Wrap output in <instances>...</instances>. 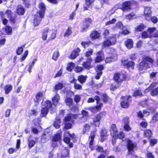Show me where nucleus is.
<instances>
[{"instance_id":"nucleus-1","label":"nucleus","mask_w":158,"mask_h":158,"mask_svg":"<svg viewBox=\"0 0 158 158\" xmlns=\"http://www.w3.org/2000/svg\"><path fill=\"white\" fill-rule=\"evenodd\" d=\"M154 62V59L149 56L143 55L142 61L137 65V68L139 71L147 70L150 68L149 64H153Z\"/></svg>"},{"instance_id":"nucleus-2","label":"nucleus","mask_w":158,"mask_h":158,"mask_svg":"<svg viewBox=\"0 0 158 158\" xmlns=\"http://www.w3.org/2000/svg\"><path fill=\"white\" fill-rule=\"evenodd\" d=\"M106 114V113L105 111H102L99 112L93 117L92 119V122L90 124L95 127H99L102 119L105 118Z\"/></svg>"},{"instance_id":"nucleus-3","label":"nucleus","mask_w":158,"mask_h":158,"mask_svg":"<svg viewBox=\"0 0 158 158\" xmlns=\"http://www.w3.org/2000/svg\"><path fill=\"white\" fill-rule=\"evenodd\" d=\"M131 98L132 96L130 95L122 96L121 98L122 100L120 102L121 107L124 109L128 108L132 101Z\"/></svg>"},{"instance_id":"nucleus-4","label":"nucleus","mask_w":158,"mask_h":158,"mask_svg":"<svg viewBox=\"0 0 158 158\" xmlns=\"http://www.w3.org/2000/svg\"><path fill=\"white\" fill-rule=\"evenodd\" d=\"M93 22V19L90 18H85L81 23L80 31L82 32L86 31L89 28L90 25Z\"/></svg>"},{"instance_id":"nucleus-5","label":"nucleus","mask_w":158,"mask_h":158,"mask_svg":"<svg viewBox=\"0 0 158 158\" xmlns=\"http://www.w3.org/2000/svg\"><path fill=\"white\" fill-rule=\"evenodd\" d=\"M137 2L133 0L124 1L122 3L120 9L123 11H127L131 9V6L132 4H136Z\"/></svg>"},{"instance_id":"nucleus-6","label":"nucleus","mask_w":158,"mask_h":158,"mask_svg":"<svg viewBox=\"0 0 158 158\" xmlns=\"http://www.w3.org/2000/svg\"><path fill=\"white\" fill-rule=\"evenodd\" d=\"M127 148L128 150V154L129 155H132L134 152V149L137 148V144L136 143H133L130 139H128L127 143Z\"/></svg>"},{"instance_id":"nucleus-7","label":"nucleus","mask_w":158,"mask_h":158,"mask_svg":"<svg viewBox=\"0 0 158 158\" xmlns=\"http://www.w3.org/2000/svg\"><path fill=\"white\" fill-rule=\"evenodd\" d=\"M121 74L118 73H116L114 74L113 79L114 81H118V84H121L123 82V81H125L128 80L127 79V76L126 73L122 74V78L120 79Z\"/></svg>"},{"instance_id":"nucleus-8","label":"nucleus","mask_w":158,"mask_h":158,"mask_svg":"<svg viewBox=\"0 0 158 158\" xmlns=\"http://www.w3.org/2000/svg\"><path fill=\"white\" fill-rule=\"evenodd\" d=\"M97 134V130H94L91 131L90 135L88 137V140L89 141V148L91 150H94L93 144H94V139Z\"/></svg>"},{"instance_id":"nucleus-9","label":"nucleus","mask_w":158,"mask_h":158,"mask_svg":"<svg viewBox=\"0 0 158 158\" xmlns=\"http://www.w3.org/2000/svg\"><path fill=\"white\" fill-rule=\"evenodd\" d=\"M158 84V82L156 81L153 82L148 88V89L149 90H151L150 92V94L152 96H155L158 94V86L156 88H154Z\"/></svg>"},{"instance_id":"nucleus-10","label":"nucleus","mask_w":158,"mask_h":158,"mask_svg":"<svg viewBox=\"0 0 158 158\" xmlns=\"http://www.w3.org/2000/svg\"><path fill=\"white\" fill-rule=\"evenodd\" d=\"M122 65L127 69H133L135 65V62L129 60L128 59L122 60L121 61Z\"/></svg>"},{"instance_id":"nucleus-11","label":"nucleus","mask_w":158,"mask_h":158,"mask_svg":"<svg viewBox=\"0 0 158 158\" xmlns=\"http://www.w3.org/2000/svg\"><path fill=\"white\" fill-rule=\"evenodd\" d=\"M44 16L39 14L37 13L34 15L33 21V26L36 27L38 26L41 23L42 19L44 18Z\"/></svg>"},{"instance_id":"nucleus-12","label":"nucleus","mask_w":158,"mask_h":158,"mask_svg":"<svg viewBox=\"0 0 158 158\" xmlns=\"http://www.w3.org/2000/svg\"><path fill=\"white\" fill-rule=\"evenodd\" d=\"M124 123L123 126L124 130L126 132L129 131L131 130V127H130V124L129 118L128 116L124 118L122 120Z\"/></svg>"},{"instance_id":"nucleus-13","label":"nucleus","mask_w":158,"mask_h":158,"mask_svg":"<svg viewBox=\"0 0 158 158\" xmlns=\"http://www.w3.org/2000/svg\"><path fill=\"white\" fill-rule=\"evenodd\" d=\"M96 56L94 60L95 63H99L103 60L104 54L102 50H100L96 52Z\"/></svg>"},{"instance_id":"nucleus-14","label":"nucleus","mask_w":158,"mask_h":158,"mask_svg":"<svg viewBox=\"0 0 158 158\" xmlns=\"http://www.w3.org/2000/svg\"><path fill=\"white\" fill-rule=\"evenodd\" d=\"M86 61L83 62L82 65L84 69L89 70L92 67L91 65V63L93 61L92 58H89L86 59Z\"/></svg>"},{"instance_id":"nucleus-15","label":"nucleus","mask_w":158,"mask_h":158,"mask_svg":"<svg viewBox=\"0 0 158 158\" xmlns=\"http://www.w3.org/2000/svg\"><path fill=\"white\" fill-rule=\"evenodd\" d=\"M101 36V33L98 31L93 30L89 34V37L92 40L99 39Z\"/></svg>"},{"instance_id":"nucleus-16","label":"nucleus","mask_w":158,"mask_h":158,"mask_svg":"<svg viewBox=\"0 0 158 158\" xmlns=\"http://www.w3.org/2000/svg\"><path fill=\"white\" fill-rule=\"evenodd\" d=\"M108 136L107 131L105 129H102L100 131V142H103L107 139Z\"/></svg>"},{"instance_id":"nucleus-17","label":"nucleus","mask_w":158,"mask_h":158,"mask_svg":"<svg viewBox=\"0 0 158 158\" xmlns=\"http://www.w3.org/2000/svg\"><path fill=\"white\" fill-rule=\"evenodd\" d=\"M81 51V49L78 47L74 49L71 52L70 56L69 57V58L71 59H75L79 55V52Z\"/></svg>"},{"instance_id":"nucleus-18","label":"nucleus","mask_w":158,"mask_h":158,"mask_svg":"<svg viewBox=\"0 0 158 158\" xmlns=\"http://www.w3.org/2000/svg\"><path fill=\"white\" fill-rule=\"evenodd\" d=\"M38 8L40 10L37 11L36 13L41 15L44 16L46 8L44 3L43 2L40 3L38 5Z\"/></svg>"},{"instance_id":"nucleus-19","label":"nucleus","mask_w":158,"mask_h":158,"mask_svg":"<svg viewBox=\"0 0 158 158\" xmlns=\"http://www.w3.org/2000/svg\"><path fill=\"white\" fill-rule=\"evenodd\" d=\"M94 99L97 104V105L94 107L97 110H100L103 105L102 103L100 102V98L98 96L96 95L94 96Z\"/></svg>"},{"instance_id":"nucleus-20","label":"nucleus","mask_w":158,"mask_h":158,"mask_svg":"<svg viewBox=\"0 0 158 158\" xmlns=\"http://www.w3.org/2000/svg\"><path fill=\"white\" fill-rule=\"evenodd\" d=\"M151 13L152 11L150 8L147 7L144 8V16L146 20H148L151 17Z\"/></svg>"},{"instance_id":"nucleus-21","label":"nucleus","mask_w":158,"mask_h":158,"mask_svg":"<svg viewBox=\"0 0 158 158\" xmlns=\"http://www.w3.org/2000/svg\"><path fill=\"white\" fill-rule=\"evenodd\" d=\"M31 137L32 136L30 135L28 138V145L29 149H31L35 146L36 143V141L38 139V137H36L35 138V140H34L33 139H31L30 138H31Z\"/></svg>"},{"instance_id":"nucleus-22","label":"nucleus","mask_w":158,"mask_h":158,"mask_svg":"<svg viewBox=\"0 0 158 158\" xmlns=\"http://www.w3.org/2000/svg\"><path fill=\"white\" fill-rule=\"evenodd\" d=\"M124 45L128 49H131L133 47V42L131 39H127L124 42Z\"/></svg>"},{"instance_id":"nucleus-23","label":"nucleus","mask_w":158,"mask_h":158,"mask_svg":"<svg viewBox=\"0 0 158 158\" xmlns=\"http://www.w3.org/2000/svg\"><path fill=\"white\" fill-rule=\"evenodd\" d=\"M43 97V93L42 92H39L36 93L35 95V98L34 99V102L38 104L39 101Z\"/></svg>"},{"instance_id":"nucleus-24","label":"nucleus","mask_w":158,"mask_h":158,"mask_svg":"<svg viewBox=\"0 0 158 158\" xmlns=\"http://www.w3.org/2000/svg\"><path fill=\"white\" fill-rule=\"evenodd\" d=\"M153 133L152 131L149 129H147L144 131L143 135L144 138H147L148 139H150L152 136Z\"/></svg>"},{"instance_id":"nucleus-25","label":"nucleus","mask_w":158,"mask_h":158,"mask_svg":"<svg viewBox=\"0 0 158 158\" xmlns=\"http://www.w3.org/2000/svg\"><path fill=\"white\" fill-rule=\"evenodd\" d=\"M49 31V28L47 27L44 29L42 31V38L43 40H47L48 37V34Z\"/></svg>"},{"instance_id":"nucleus-26","label":"nucleus","mask_w":158,"mask_h":158,"mask_svg":"<svg viewBox=\"0 0 158 158\" xmlns=\"http://www.w3.org/2000/svg\"><path fill=\"white\" fill-rule=\"evenodd\" d=\"M125 135L122 131L119 133H114V135H113V137L115 139L118 138L119 139L123 140L125 138Z\"/></svg>"},{"instance_id":"nucleus-27","label":"nucleus","mask_w":158,"mask_h":158,"mask_svg":"<svg viewBox=\"0 0 158 158\" xmlns=\"http://www.w3.org/2000/svg\"><path fill=\"white\" fill-rule=\"evenodd\" d=\"M49 135L47 133H44L41 136L40 141L42 143H45L47 141L49 138Z\"/></svg>"},{"instance_id":"nucleus-28","label":"nucleus","mask_w":158,"mask_h":158,"mask_svg":"<svg viewBox=\"0 0 158 158\" xmlns=\"http://www.w3.org/2000/svg\"><path fill=\"white\" fill-rule=\"evenodd\" d=\"M146 27V26L143 23H140L135 28L134 31L135 32H142Z\"/></svg>"},{"instance_id":"nucleus-29","label":"nucleus","mask_w":158,"mask_h":158,"mask_svg":"<svg viewBox=\"0 0 158 158\" xmlns=\"http://www.w3.org/2000/svg\"><path fill=\"white\" fill-rule=\"evenodd\" d=\"M16 11V13L19 15H23L25 12V8L21 5L18 6Z\"/></svg>"},{"instance_id":"nucleus-30","label":"nucleus","mask_w":158,"mask_h":158,"mask_svg":"<svg viewBox=\"0 0 158 158\" xmlns=\"http://www.w3.org/2000/svg\"><path fill=\"white\" fill-rule=\"evenodd\" d=\"M81 114L82 116L80 118L79 120L81 123H83L85 122V121L83 120V119L84 118V117L87 118L89 116V112L87 111L83 110L81 111Z\"/></svg>"},{"instance_id":"nucleus-31","label":"nucleus","mask_w":158,"mask_h":158,"mask_svg":"<svg viewBox=\"0 0 158 158\" xmlns=\"http://www.w3.org/2000/svg\"><path fill=\"white\" fill-rule=\"evenodd\" d=\"M69 156V150L67 148L63 149L61 153V158H66Z\"/></svg>"},{"instance_id":"nucleus-32","label":"nucleus","mask_w":158,"mask_h":158,"mask_svg":"<svg viewBox=\"0 0 158 158\" xmlns=\"http://www.w3.org/2000/svg\"><path fill=\"white\" fill-rule=\"evenodd\" d=\"M115 81V83H113L110 86V90L111 91L116 90L121 84H118L117 81Z\"/></svg>"},{"instance_id":"nucleus-33","label":"nucleus","mask_w":158,"mask_h":158,"mask_svg":"<svg viewBox=\"0 0 158 158\" xmlns=\"http://www.w3.org/2000/svg\"><path fill=\"white\" fill-rule=\"evenodd\" d=\"M72 27L70 26H69L66 30L64 32L63 36L64 37H69L72 33Z\"/></svg>"},{"instance_id":"nucleus-34","label":"nucleus","mask_w":158,"mask_h":158,"mask_svg":"<svg viewBox=\"0 0 158 158\" xmlns=\"http://www.w3.org/2000/svg\"><path fill=\"white\" fill-rule=\"evenodd\" d=\"M62 133L60 132V133H57L55 134L53 136L52 140L53 141L56 142L60 140L61 138Z\"/></svg>"},{"instance_id":"nucleus-35","label":"nucleus","mask_w":158,"mask_h":158,"mask_svg":"<svg viewBox=\"0 0 158 158\" xmlns=\"http://www.w3.org/2000/svg\"><path fill=\"white\" fill-rule=\"evenodd\" d=\"M94 53V50L92 48H89L84 53V56L86 57V58H92L91 56L93 55Z\"/></svg>"},{"instance_id":"nucleus-36","label":"nucleus","mask_w":158,"mask_h":158,"mask_svg":"<svg viewBox=\"0 0 158 158\" xmlns=\"http://www.w3.org/2000/svg\"><path fill=\"white\" fill-rule=\"evenodd\" d=\"M143 95L141 89H137L135 90L133 92L132 96L135 97L139 96L142 97Z\"/></svg>"},{"instance_id":"nucleus-37","label":"nucleus","mask_w":158,"mask_h":158,"mask_svg":"<svg viewBox=\"0 0 158 158\" xmlns=\"http://www.w3.org/2000/svg\"><path fill=\"white\" fill-rule=\"evenodd\" d=\"M87 77L86 76H85L82 75H81L78 76L77 80L81 84H82L85 82Z\"/></svg>"},{"instance_id":"nucleus-38","label":"nucleus","mask_w":158,"mask_h":158,"mask_svg":"<svg viewBox=\"0 0 158 158\" xmlns=\"http://www.w3.org/2000/svg\"><path fill=\"white\" fill-rule=\"evenodd\" d=\"M65 102L66 105L69 107H71L73 105V99L70 97L66 98L65 100Z\"/></svg>"},{"instance_id":"nucleus-39","label":"nucleus","mask_w":158,"mask_h":158,"mask_svg":"<svg viewBox=\"0 0 158 158\" xmlns=\"http://www.w3.org/2000/svg\"><path fill=\"white\" fill-rule=\"evenodd\" d=\"M12 89L13 86L12 85L9 84L6 85L4 88L5 94H8L12 90Z\"/></svg>"},{"instance_id":"nucleus-40","label":"nucleus","mask_w":158,"mask_h":158,"mask_svg":"<svg viewBox=\"0 0 158 158\" xmlns=\"http://www.w3.org/2000/svg\"><path fill=\"white\" fill-rule=\"evenodd\" d=\"M117 35L116 34H112L110 36L109 40L113 45L116 44V42Z\"/></svg>"},{"instance_id":"nucleus-41","label":"nucleus","mask_w":158,"mask_h":158,"mask_svg":"<svg viewBox=\"0 0 158 158\" xmlns=\"http://www.w3.org/2000/svg\"><path fill=\"white\" fill-rule=\"evenodd\" d=\"M49 111V109L46 107H43L41 110L40 116L45 117L46 116Z\"/></svg>"},{"instance_id":"nucleus-42","label":"nucleus","mask_w":158,"mask_h":158,"mask_svg":"<svg viewBox=\"0 0 158 158\" xmlns=\"http://www.w3.org/2000/svg\"><path fill=\"white\" fill-rule=\"evenodd\" d=\"M61 122V121L60 119L56 118L53 123V126L56 129L59 128L60 127Z\"/></svg>"},{"instance_id":"nucleus-43","label":"nucleus","mask_w":158,"mask_h":158,"mask_svg":"<svg viewBox=\"0 0 158 158\" xmlns=\"http://www.w3.org/2000/svg\"><path fill=\"white\" fill-rule=\"evenodd\" d=\"M75 64L72 62H69L67 64L66 70L69 72H71L75 66Z\"/></svg>"},{"instance_id":"nucleus-44","label":"nucleus","mask_w":158,"mask_h":158,"mask_svg":"<svg viewBox=\"0 0 158 158\" xmlns=\"http://www.w3.org/2000/svg\"><path fill=\"white\" fill-rule=\"evenodd\" d=\"M102 96L103 102L104 103H106L110 100H111L109 96L106 93L102 94Z\"/></svg>"},{"instance_id":"nucleus-45","label":"nucleus","mask_w":158,"mask_h":158,"mask_svg":"<svg viewBox=\"0 0 158 158\" xmlns=\"http://www.w3.org/2000/svg\"><path fill=\"white\" fill-rule=\"evenodd\" d=\"M63 121L64 123L71 122L72 123H73L74 122V120H72V118L70 114H68L67 116H65L63 120Z\"/></svg>"},{"instance_id":"nucleus-46","label":"nucleus","mask_w":158,"mask_h":158,"mask_svg":"<svg viewBox=\"0 0 158 158\" xmlns=\"http://www.w3.org/2000/svg\"><path fill=\"white\" fill-rule=\"evenodd\" d=\"M60 99V97L59 95L56 94L52 98V101L53 104H57Z\"/></svg>"},{"instance_id":"nucleus-47","label":"nucleus","mask_w":158,"mask_h":158,"mask_svg":"<svg viewBox=\"0 0 158 158\" xmlns=\"http://www.w3.org/2000/svg\"><path fill=\"white\" fill-rule=\"evenodd\" d=\"M91 128V126L88 124L86 123L83 126L82 132L83 134H85L87 131H88Z\"/></svg>"},{"instance_id":"nucleus-48","label":"nucleus","mask_w":158,"mask_h":158,"mask_svg":"<svg viewBox=\"0 0 158 158\" xmlns=\"http://www.w3.org/2000/svg\"><path fill=\"white\" fill-rule=\"evenodd\" d=\"M25 47V45H22L21 46L18 47L16 51V54L19 55L22 54L23 50V48Z\"/></svg>"},{"instance_id":"nucleus-49","label":"nucleus","mask_w":158,"mask_h":158,"mask_svg":"<svg viewBox=\"0 0 158 158\" xmlns=\"http://www.w3.org/2000/svg\"><path fill=\"white\" fill-rule=\"evenodd\" d=\"M91 43L90 40L85 42L83 41L81 42V44L84 48L85 49L89 47V45L91 44Z\"/></svg>"},{"instance_id":"nucleus-50","label":"nucleus","mask_w":158,"mask_h":158,"mask_svg":"<svg viewBox=\"0 0 158 158\" xmlns=\"http://www.w3.org/2000/svg\"><path fill=\"white\" fill-rule=\"evenodd\" d=\"M104 69V64H99L97 65L96 69V72H101L102 73V70Z\"/></svg>"},{"instance_id":"nucleus-51","label":"nucleus","mask_w":158,"mask_h":158,"mask_svg":"<svg viewBox=\"0 0 158 158\" xmlns=\"http://www.w3.org/2000/svg\"><path fill=\"white\" fill-rule=\"evenodd\" d=\"M115 54L113 53L110 56L106 57L105 60L106 63H110L112 62L115 57Z\"/></svg>"},{"instance_id":"nucleus-52","label":"nucleus","mask_w":158,"mask_h":158,"mask_svg":"<svg viewBox=\"0 0 158 158\" xmlns=\"http://www.w3.org/2000/svg\"><path fill=\"white\" fill-rule=\"evenodd\" d=\"M95 149L97 152H102L106 154V150H104L103 147L99 145H97Z\"/></svg>"},{"instance_id":"nucleus-53","label":"nucleus","mask_w":158,"mask_h":158,"mask_svg":"<svg viewBox=\"0 0 158 158\" xmlns=\"http://www.w3.org/2000/svg\"><path fill=\"white\" fill-rule=\"evenodd\" d=\"M110 131H112L113 132V135H114V133H118V131L117 129L116 125L115 124H112L111 126L110 129Z\"/></svg>"},{"instance_id":"nucleus-54","label":"nucleus","mask_w":158,"mask_h":158,"mask_svg":"<svg viewBox=\"0 0 158 158\" xmlns=\"http://www.w3.org/2000/svg\"><path fill=\"white\" fill-rule=\"evenodd\" d=\"M71 118H72L73 119H78V122L79 123H81L80 121L79 118L81 117L80 116L81 115V114H71Z\"/></svg>"},{"instance_id":"nucleus-55","label":"nucleus","mask_w":158,"mask_h":158,"mask_svg":"<svg viewBox=\"0 0 158 158\" xmlns=\"http://www.w3.org/2000/svg\"><path fill=\"white\" fill-rule=\"evenodd\" d=\"M5 30L8 35H11L12 33V28L9 26H6L5 27Z\"/></svg>"},{"instance_id":"nucleus-56","label":"nucleus","mask_w":158,"mask_h":158,"mask_svg":"<svg viewBox=\"0 0 158 158\" xmlns=\"http://www.w3.org/2000/svg\"><path fill=\"white\" fill-rule=\"evenodd\" d=\"M64 126L63 128L65 130H68L72 128V123L70 122L64 123Z\"/></svg>"},{"instance_id":"nucleus-57","label":"nucleus","mask_w":158,"mask_h":158,"mask_svg":"<svg viewBox=\"0 0 158 158\" xmlns=\"http://www.w3.org/2000/svg\"><path fill=\"white\" fill-rule=\"evenodd\" d=\"M60 56L59 51L57 50L54 52L53 53L52 58L55 61H56Z\"/></svg>"},{"instance_id":"nucleus-58","label":"nucleus","mask_w":158,"mask_h":158,"mask_svg":"<svg viewBox=\"0 0 158 158\" xmlns=\"http://www.w3.org/2000/svg\"><path fill=\"white\" fill-rule=\"evenodd\" d=\"M109 40L107 39L105 40L103 43V45L104 47H107L110 46V45H113Z\"/></svg>"},{"instance_id":"nucleus-59","label":"nucleus","mask_w":158,"mask_h":158,"mask_svg":"<svg viewBox=\"0 0 158 158\" xmlns=\"http://www.w3.org/2000/svg\"><path fill=\"white\" fill-rule=\"evenodd\" d=\"M45 106L44 107H46L49 109V108H52V103L49 100H47L45 102Z\"/></svg>"},{"instance_id":"nucleus-60","label":"nucleus","mask_w":158,"mask_h":158,"mask_svg":"<svg viewBox=\"0 0 158 158\" xmlns=\"http://www.w3.org/2000/svg\"><path fill=\"white\" fill-rule=\"evenodd\" d=\"M28 54V51L26 50L24 53L23 55L20 58V61L21 62L25 60Z\"/></svg>"},{"instance_id":"nucleus-61","label":"nucleus","mask_w":158,"mask_h":158,"mask_svg":"<svg viewBox=\"0 0 158 158\" xmlns=\"http://www.w3.org/2000/svg\"><path fill=\"white\" fill-rule=\"evenodd\" d=\"M63 87V84L61 83H59L56 84L54 89L56 91L61 89Z\"/></svg>"},{"instance_id":"nucleus-62","label":"nucleus","mask_w":158,"mask_h":158,"mask_svg":"<svg viewBox=\"0 0 158 158\" xmlns=\"http://www.w3.org/2000/svg\"><path fill=\"white\" fill-rule=\"evenodd\" d=\"M158 121V112H156L152 117L151 122L155 123Z\"/></svg>"},{"instance_id":"nucleus-63","label":"nucleus","mask_w":158,"mask_h":158,"mask_svg":"<svg viewBox=\"0 0 158 158\" xmlns=\"http://www.w3.org/2000/svg\"><path fill=\"white\" fill-rule=\"evenodd\" d=\"M36 59H34L33 61L31 63H30L28 69L27 71L30 73L31 72V69L34 66L35 62L36 61Z\"/></svg>"},{"instance_id":"nucleus-64","label":"nucleus","mask_w":158,"mask_h":158,"mask_svg":"<svg viewBox=\"0 0 158 158\" xmlns=\"http://www.w3.org/2000/svg\"><path fill=\"white\" fill-rule=\"evenodd\" d=\"M146 158H155V156L152 153V152H148L145 155Z\"/></svg>"}]
</instances>
